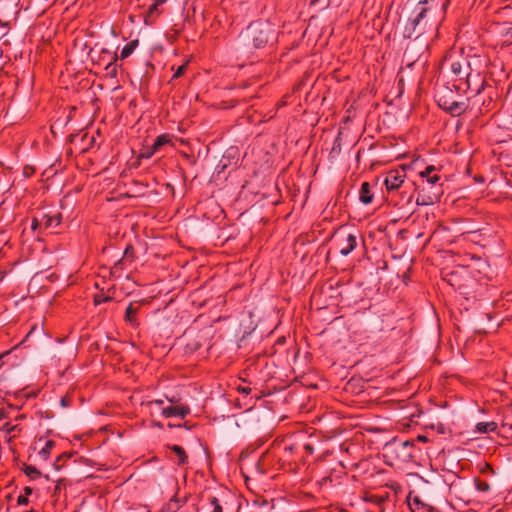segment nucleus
Returning <instances> with one entry per match:
<instances>
[{
    "label": "nucleus",
    "instance_id": "obj_28",
    "mask_svg": "<svg viewBox=\"0 0 512 512\" xmlns=\"http://www.w3.org/2000/svg\"><path fill=\"white\" fill-rule=\"evenodd\" d=\"M365 499H366V501H370L372 503H377V504H380L384 501L383 498H381L377 495H369Z\"/></svg>",
    "mask_w": 512,
    "mask_h": 512
},
{
    "label": "nucleus",
    "instance_id": "obj_23",
    "mask_svg": "<svg viewBox=\"0 0 512 512\" xmlns=\"http://www.w3.org/2000/svg\"><path fill=\"white\" fill-rule=\"evenodd\" d=\"M113 298L110 295H105L104 293H97L94 295L93 301L94 305H100L101 303L109 302Z\"/></svg>",
    "mask_w": 512,
    "mask_h": 512
},
{
    "label": "nucleus",
    "instance_id": "obj_5",
    "mask_svg": "<svg viewBox=\"0 0 512 512\" xmlns=\"http://www.w3.org/2000/svg\"><path fill=\"white\" fill-rule=\"evenodd\" d=\"M404 180V174L399 171H391L385 178L384 184L388 190L397 189Z\"/></svg>",
    "mask_w": 512,
    "mask_h": 512
},
{
    "label": "nucleus",
    "instance_id": "obj_8",
    "mask_svg": "<svg viewBox=\"0 0 512 512\" xmlns=\"http://www.w3.org/2000/svg\"><path fill=\"white\" fill-rule=\"evenodd\" d=\"M168 138L165 135H161L157 137L151 147L145 149L144 152L140 154V158H150L161 146L168 143Z\"/></svg>",
    "mask_w": 512,
    "mask_h": 512
},
{
    "label": "nucleus",
    "instance_id": "obj_1",
    "mask_svg": "<svg viewBox=\"0 0 512 512\" xmlns=\"http://www.w3.org/2000/svg\"><path fill=\"white\" fill-rule=\"evenodd\" d=\"M272 33L271 25L267 22L251 23L239 36V45L250 52L268 43Z\"/></svg>",
    "mask_w": 512,
    "mask_h": 512
},
{
    "label": "nucleus",
    "instance_id": "obj_40",
    "mask_svg": "<svg viewBox=\"0 0 512 512\" xmlns=\"http://www.w3.org/2000/svg\"><path fill=\"white\" fill-rule=\"evenodd\" d=\"M166 0H155L156 5H162Z\"/></svg>",
    "mask_w": 512,
    "mask_h": 512
},
{
    "label": "nucleus",
    "instance_id": "obj_27",
    "mask_svg": "<svg viewBox=\"0 0 512 512\" xmlns=\"http://www.w3.org/2000/svg\"><path fill=\"white\" fill-rule=\"evenodd\" d=\"M451 70L453 74L461 76L463 73V65L460 62H454L451 65Z\"/></svg>",
    "mask_w": 512,
    "mask_h": 512
},
{
    "label": "nucleus",
    "instance_id": "obj_15",
    "mask_svg": "<svg viewBox=\"0 0 512 512\" xmlns=\"http://www.w3.org/2000/svg\"><path fill=\"white\" fill-rule=\"evenodd\" d=\"M207 502L212 507L211 512H223V501L215 495H208Z\"/></svg>",
    "mask_w": 512,
    "mask_h": 512
},
{
    "label": "nucleus",
    "instance_id": "obj_34",
    "mask_svg": "<svg viewBox=\"0 0 512 512\" xmlns=\"http://www.w3.org/2000/svg\"><path fill=\"white\" fill-rule=\"evenodd\" d=\"M60 404L62 407L70 406V399L68 397H62L60 400Z\"/></svg>",
    "mask_w": 512,
    "mask_h": 512
},
{
    "label": "nucleus",
    "instance_id": "obj_46",
    "mask_svg": "<svg viewBox=\"0 0 512 512\" xmlns=\"http://www.w3.org/2000/svg\"><path fill=\"white\" fill-rule=\"evenodd\" d=\"M19 395H21V393H20V392H19V393H16V394H15V397L17 398Z\"/></svg>",
    "mask_w": 512,
    "mask_h": 512
},
{
    "label": "nucleus",
    "instance_id": "obj_35",
    "mask_svg": "<svg viewBox=\"0 0 512 512\" xmlns=\"http://www.w3.org/2000/svg\"><path fill=\"white\" fill-rule=\"evenodd\" d=\"M304 449L310 455L313 454V452H314V448L311 444H305Z\"/></svg>",
    "mask_w": 512,
    "mask_h": 512
},
{
    "label": "nucleus",
    "instance_id": "obj_13",
    "mask_svg": "<svg viewBox=\"0 0 512 512\" xmlns=\"http://www.w3.org/2000/svg\"><path fill=\"white\" fill-rule=\"evenodd\" d=\"M498 428V424L494 421L490 422H479L475 426V432L480 434H486L489 432H495Z\"/></svg>",
    "mask_w": 512,
    "mask_h": 512
},
{
    "label": "nucleus",
    "instance_id": "obj_37",
    "mask_svg": "<svg viewBox=\"0 0 512 512\" xmlns=\"http://www.w3.org/2000/svg\"><path fill=\"white\" fill-rule=\"evenodd\" d=\"M438 180H439V177L436 175L428 178V182L432 183V184L436 183Z\"/></svg>",
    "mask_w": 512,
    "mask_h": 512
},
{
    "label": "nucleus",
    "instance_id": "obj_20",
    "mask_svg": "<svg viewBox=\"0 0 512 512\" xmlns=\"http://www.w3.org/2000/svg\"><path fill=\"white\" fill-rule=\"evenodd\" d=\"M138 46V40L129 42L121 51V58H126L133 53L135 48Z\"/></svg>",
    "mask_w": 512,
    "mask_h": 512
},
{
    "label": "nucleus",
    "instance_id": "obj_12",
    "mask_svg": "<svg viewBox=\"0 0 512 512\" xmlns=\"http://www.w3.org/2000/svg\"><path fill=\"white\" fill-rule=\"evenodd\" d=\"M409 508L411 512H433V508L423 503L419 497H414L413 500H409Z\"/></svg>",
    "mask_w": 512,
    "mask_h": 512
},
{
    "label": "nucleus",
    "instance_id": "obj_17",
    "mask_svg": "<svg viewBox=\"0 0 512 512\" xmlns=\"http://www.w3.org/2000/svg\"><path fill=\"white\" fill-rule=\"evenodd\" d=\"M186 502V499L181 501L176 496L172 497L170 501L166 504L165 509L167 512H177L180 507Z\"/></svg>",
    "mask_w": 512,
    "mask_h": 512
},
{
    "label": "nucleus",
    "instance_id": "obj_36",
    "mask_svg": "<svg viewBox=\"0 0 512 512\" xmlns=\"http://www.w3.org/2000/svg\"><path fill=\"white\" fill-rule=\"evenodd\" d=\"M23 491H24L23 495H26L28 497V496H30L32 494L33 489L31 487H29V486H26V487H24Z\"/></svg>",
    "mask_w": 512,
    "mask_h": 512
},
{
    "label": "nucleus",
    "instance_id": "obj_30",
    "mask_svg": "<svg viewBox=\"0 0 512 512\" xmlns=\"http://www.w3.org/2000/svg\"><path fill=\"white\" fill-rule=\"evenodd\" d=\"M434 170H435L434 166H429L424 171H422L420 173V176L421 177H428L430 175V173L433 172Z\"/></svg>",
    "mask_w": 512,
    "mask_h": 512
},
{
    "label": "nucleus",
    "instance_id": "obj_42",
    "mask_svg": "<svg viewBox=\"0 0 512 512\" xmlns=\"http://www.w3.org/2000/svg\"><path fill=\"white\" fill-rule=\"evenodd\" d=\"M417 204H426V202H424V201H422V200L417 199Z\"/></svg>",
    "mask_w": 512,
    "mask_h": 512
},
{
    "label": "nucleus",
    "instance_id": "obj_26",
    "mask_svg": "<svg viewBox=\"0 0 512 512\" xmlns=\"http://www.w3.org/2000/svg\"><path fill=\"white\" fill-rule=\"evenodd\" d=\"M70 454H67V453H63L61 455H59L56 459V461L54 462V467L59 470L61 468V462H65L68 458H70Z\"/></svg>",
    "mask_w": 512,
    "mask_h": 512
},
{
    "label": "nucleus",
    "instance_id": "obj_14",
    "mask_svg": "<svg viewBox=\"0 0 512 512\" xmlns=\"http://www.w3.org/2000/svg\"><path fill=\"white\" fill-rule=\"evenodd\" d=\"M373 195L370 192V185L367 182L362 183L360 190V201L364 204L372 202Z\"/></svg>",
    "mask_w": 512,
    "mask_h": 512
},
{
    "label": "nucleus",
    "instance_id": "obj_24",
    "mask_svg": "<svg viewBox=\"0 0 512 512\" xmlns=\"http://www.w3.org/2000/svg\"><path fill=\"white\" fill-rule=\"evenodd\" d=\"M138 308L134 307V303H130L126 309V315L125 320L132 323L133 322V315L137 313Z\"/></svg>",
    "mask_w": 512,
    "mask_h": 512
},
{
    "label": "nucleus",
    "instance_id": "obj_9",
    "mask_svg": "<svg viewBox=\"0 0 512 512\" xmlns=\"http://www.w3.org/2000/svg\"><path fill=\"white\" fill-rule=\"evenodd\" d=\"M43 442L44 443V446L39 450V455L41 456V458L43 460H47L51 454V450L54 448L55 446V441L54 440H51V439H47L46 437H39L37 439V441L35 442L36 444H39Z\"/></svg>",
    "mask_w": 512,
    "mask_h": 512
},
{
    "label": "nucleus",
    "instance_id": "obj_7",
    "mask_svg": "<svg viewBox=\"0 0 512 512\" xmlns=\"http://www.w3.org/2000/svg\"><path fill=\"white\" fill-rule=\"evenodd\" d=\"M7 395H9V392L0 388V404L7 402V407L0 408V421L9 418L10 410L20 409L18 404H12L6 399Z\"/></svg>",
    "mask_w": 512,
    "mask_h": 512
},
{
    "label": "nucleus",
    "instance_id": "obj_19",
    "mask_svg": "<svg viewBox=\"0 0 512 512\" xmlns=\"http://www.w3.org/2000/svg\"><path fill=\"white\" fill-rule=\"evenodd\" d=\"M24 473L31 479L36 480L41 477L42 473L32 465H25L24 466Z\"/></svg>",
    "mask_w": 512,
    "mask_h": 512
},
{
    "label": "nucleus",
    "instance_id": "obj_4",
    "mask_svg": "<svg viewBox=\"0 0 512 512\" xmlns=\"http://www.w3.org/2000/svg\"><path fill=\"white\" fill-rule=\"evenodd\" d=\"M439 106L451 113L453 116H458L463 113L466 109V105L464 102L458 101H449L447 99H440Z\"/></svg>",
    "mask_w": 512,
    "mask_h": 512
},
{
    "label": "nucleus",
    "instance_id": "obj_18",
    "mask_svg": "<svg viewBox=\"0 0 512 512\" xmlns=\"http://www.w3.org/2000/svg\"><path fill=\"white\" fill-rule=\"evenodd\" d=\"M356 247V237L349 234L346 239V246L343 247L340 253L344 256L348 255Z\"/></svg>",
    "mask_w": 512,
    "mask_h": 512
},
{
    "label": "nucleus",
    "instance_id": "obj_21",
    "mask_svg": "<svg viewBox=\"0 0 512 512\" xmlns=\"http://www.w3.org/2000/svg\"><path fill=\"white\" fill-rule=\"evenodd\" d=\"M45 227H56L60 223V215L47 216L45 215L43 218Z\"/></svg>",
    "mask_w": 512,
    "mask_h": 512
},
{
    "label": "nucleus",
    "instance_id": "obj_41",
    "mask_svg": "<svg viewBox=\"0 0 512 512\" xmlns=\"http://www.w3.org/2000/svg\"><path fill=\"white\" fill-rule=\"evenodd\" d=\"M418 439H419L420 441H426V437H425V436H419V437H418Z\"/></svg>",
    "mask_w": 512,
    "mask_h": 512
},
{
    "label": "nucleus",
    "instance_id": "obj_10",
    "mask_svg": "<svg viewBox=\"0 0 512 512\" xmlns=\"http://www.w3.org/2000/svg\"><path fill=\"white\" fill-rule=\"evenodd\" d=\"M167 450L176 456V463L179 466L185 465L188 462V456L185 450L179 445H167Z\"/></svg>",
    "mask_w": 512,
    "mask_h": 512
},
{
    "label": "nucleus",
    "instance_id": "obj_44",
    "mask_svg": "<svg viewBox=\"0 0 512 512\" xmlns=\"http://www.w3.org/2000/svg\"><path fill=\"white\" fill-rule=\"evenodd\" d=\"M155 403L161 405V404H163V401L162 400H156Z\"/></svg>",
    "mask_w": 512,
    "mask_h": 512
},
{
    "label": "nucleus",
    "instance_id": "obj_32",
    "mask_svg": "<svg viewBox=\"0 0 512 512\" xmlns=\"http://www.w3.org/2000/svg\"><path fill=\"white\" fill-rule=\"evenodd\" d=\"M185 69H186V65L179 66L173 77L179 78L184 73Z\"/></svg>",
    "mask_w": 512,
    "mask_h": 512
},
{
    "label": "nucleus",
    "instance_id": "obj_11",
    "mask_svg": "<svg viewBox=\"0 0 512 512\" xmlns=\"http://www.w3.org/2000/svg\"><path fill=\"white\" fill-rule=\"evenodd\" d=\"M207 339L199 334H197L194 338L188 339L185 344V349L187 352H195L200 349L204 344H206Z\"/></svg>",
    "mask_w": 512,
    "mask_h": 512
},
{
    "label": "nucleus",
    "instance_id": "obj_3",
    "mask_svg": "<svg viewBox=\"0 0 512 512\" xmlns=\"http://www.w3.org/2000/svg\"><path fill=\"white\" fill-rule=\"evenodd\" d=\"M344 467L338 464L337 468H331L327 475H324L320 480V486H332L340 484V480L345 474L343 471Z\"/></svg>",
    "mask_w": 512,
    "mask_h": 512
},
{
    "label": "nucleus",
    "instance_id": "obj_47",
    "mask_svg": "<svg viewBox=\"0 0 512 512\" xmlns=\"http://www.w3.org/2000/svg\"><path fill=\"white\" fill-rule=\"evenodd\" d=\"M25 512H34L33 510H30V511H25Z\"/></svg>",
    "mask_w": 512,
    "mask_h": 512
},
{
    "label": "nucleus",
    "instance_id": "obj_33",
    "mask_svg": "<svg viewBox=\"0 0 512 512\" xmlns=\"http://www.w3.org/2000/svg\"><path fill=\"white\" fill-rule=\"evenodd\" d=\"M237 390H238L240 393H243V394H246V395L250 394V392H251V388H250V387H248V386H239V387L237 388Z\"/></svg>",
    "mask_w": 512,
    "mask_h": 512
},
{
    "label": "nucleus",
    "instance_id": "obj_31",
    "mask_svg": "<svg viewBox=\"0 0 512 512\" xmlns=\"http://www.w3.org/2000/svg\"><path fill=\"white\" fill-rule=\"evenodd\" d=\"M322 293H323V290H314V292L311 296V300L317 302L319 300L320 296L322 295Z\"/></svg>",
    "mask_w": 512,
    "mask_h": 512
},
{
    "label": "nucleus",
    "instance_id": "obj_6",
    "mask_svg": "<svg viewBox=\"0 0 512 512\" xmlns=\"http://www.w3.org/2000/svg\"><path fill=\"white\" fill-rule=\"evenodd\" d=\"M190 413L188 406H168L163 408L162 415L166 418L181 417L184 418Z\"/></svg>",
    "mask_w": 512,
    "mask_h": 512
},
{
    "label": "nucleus",
    "instance_id": "obj_25",
    "mask_svg": "<svg viewBox=\"0 0 512 512\" xmlns=\"http://www.w3.org/2000/svg\"><path fill=\"white\" fill-rule=\"evenodd\" d=\"M3 428L8 434H11L13 437H15L17 433L21 432V428L18 425H13L10 422L5 423Z\"/></svg>",
    "mask_w": 512,
    "mask_h": 512
},
{
    "label": "nucleus",
    "instance_id": "obj_43",
    "mask_svg": "<svg viewBox=\"0 0 512 512\" xmlns=\"http://www.w3.org/2000/svg\"><path fill=\"white\" fill-rule=\"evenodd\" d=\"M417 204H426V202H424V201H422V200L417 199Z\"/></svg>",
    "mask_w": 512,
    "mask_h": 512
},
{
    "label": "nucleus",
    "instance_id": "obj_22",
    "mask_svg": "<svg viewBox=\"0 0 512 512\" xmlns=\"http://www.w3.org/2000/svg\"><path fill=\"white\" fill-rule=\"evenodd\" d=\"M475 487L479 492L486 493L490 490V485L487 481L481 480L480 478L474 479Z\"/></svg>",
    "mask_w": 512,
    "mask_h": 512
},
{
    "label": "nucleus",
    "instance_id": "obj_16",
    "mask_svg": "<svg viewBox=\"0 0 512 512\" xmlns=\"http://www.w3.org/2000/svg\"><path fill=\"white\" fill-rule=\"evenodd\" d=\"M427 3H428V0L419 1L418 5L421 7H420V11H419L418 15L412 21L413 30H415L416 26H418L421 23V21L424 19L426 12H427V9L424 7V5Z\"/></svg>",
    "mask_w": 512,
    "mask_h": 512
},
{
    "label": "nucleus",
    "instance_id": "obj_45",
    "mask_svg": "<svg viewBox=\"0 0 512 512\" xmlns=\"http://www.w3.org/2000/svg\"><path fill=\"white\" fill-rule=\"evenodd\" d=\"M171 454H172V453L170 452V454H167V456H168L170 459H172V461H176V459H175V458H172Z\"/></svg>",
    "mask_w": 512,
    "mask_h": 512
},
{
    "label": "nucleus",
    "instance_id": "obj_2",
    "mask_svg": "<svg viewBox=\"0 0 512 512\" xmlns=\"http://www.w3.org/2000/svg\"><path fill=\"white\" fill-rule=\"evenodd\" d=\"M413 448L414 444L409 441L394 442L388 446V449L403 462L412 458Z\"/></svg>",
    "mask_w": 512,
    "mask_h": 512
},
{
    "label": "nucleus",
    "instance_id": "obj_29",
    "mask_svg": "<svg viewBox=\"0 0 512 512\" xmlns=\"http://www.w3.org/2000/svg\"><path fill=\"white\" fill-rule=\"evenodd\" d=\"M17 504L18 505H28L29 504V498L26 495H19L17 498Z\"/></svg>",
    "mask_w": 512,
    "mask_h": 512
},
{
    "label": "nucleus",
    "instance_id": "obj_38",
    "mask_svg": "<svg viewBox=\"0 0 512 512\" xmlns=\"http://www.w3.org/2000/svg\"><path fill=\"white\" fill-rule=\"evenodd\" d=\"M158 6H159V5H156V2L154 1V4H153V5L150 7V9H149L150 13H152V12L156 11Z\"/></svg>",
    "mask_w": 512,
    "mask_h": 512
},
{
    "label": "nucleus",
    "instance_id": "obj_39",
    "mask_svg": "<svg viewBox=\"0 0 512 512\" xmlns=\"http://www.w3.org/2000/svg\"><path fill=\"white\" fill-rule=\"evenodd\" d=\"M37 226H38V221L36 219H34L31 227H32V229H36Z\"/></svg>",
    "mask_w": 512,
    "mask_h": 512
}]
</instances>
